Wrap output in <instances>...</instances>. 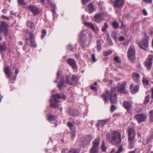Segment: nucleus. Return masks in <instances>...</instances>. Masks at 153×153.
Returning <instances> with one entry per match:
<instances>
[{
    "label": "nucleus",
    "instance_id": "f257e3e1",
    "mask_svg": "<svg viewBox=\"0 0 153 153\" xmlns=\"http://www.w3.org/2000/svg\"><path fill=\"white\" fill-rule=\"evenodd\" d=\"M106 138L108 142L116 146H118L122 141L121 133L116 131H113L111 133H107Z\"/></svg>",
    "mask_w": 153,
    "mask_h": 153
},
{
    "label": "nucleus",
    "instance_id": "f03ea898",
    "mask_svg": "<svg viewBox=\"0 0 153 153\" xmlns=\"http://www.w3.org/2000/svg\"><path fill=\"white\" fill-rule=\"evenodd\" d=\"M116 88H113L110 91L108 89L104 91L101 95V97L103 100L106 102L109 98L111 104H114L116 101L117 99V96L116 94Z\"/></svg>",
    "mask_w": 153,
    "mask_h": 153
},
{
    "label": "nucleus",
    "instance_id": "7ed1b4c3",
    "mask_svg": "<svg viewBox=\"0 0 153 153\" xmlns=\"http://www.w3.org/2000/svg\"><path fill=\"white\" fill-rule=\"evenodd\" d=\"M65 83L70 85H76L79 82V79L77 76L75 75H72L71 78V75L66 76Z\"/></svg>",
    "mask_w": 153,
    "mask_h": 153
},
{
    "label": "nucleus",
    "instance_id": "20e7f679",
    "mask_svg": "<svg viewBox=\"0 0 153 153\" xmlns=\"http://www.w3.org/2000/svg\"><path fill=\"white\" fill-rule=\"evenodd\" d=\"M128 59L132 62H134L135 60V47L133 45H130L128 49L127 53Z\"/></svg>",
    "mask_w": 153,
    "mask_h": 153
},
{
    "label": "nucleus",
    "instance_id": "39448f33",
    "mask_svg": "<svg viewBox=\"0 0 153 153\" xmlns=\"http://www.w3.org/2000/svg\"><path fill=\"white\" fill-rule=\"evenodd\" d=\"M153 55H149L144 62V66L147 70L150 71L152 69Z\"/></svg>",
    "mask_w": 153,
    "mask_h": 153
},
{
    "label": "nucleus",
    "instance_id": "423d86ee",
    "mask_svg": "<svg viewBox=\"0 0 153 153\" xmlns=\"http://www.w3.org/2000/svg\"><path fill=\"white\" fill-rule=\"evenodd\" d=\"M134 118L138 123H140L145 122L147 118V116L146 115L141 113L135 115Z\"/></svg>",
    "mask_w": 153,
    "mask_h": 153
},
{
    "label": "nucleus",
    "instance_id": "0eeeda50",
    "mask_svg": "<svg viewBox=\"0 0 153 153\" xmlns=\"http://www.w3.org/2000/svg\"><path fill=\"white\" fill-rule=\"evenodd\" d=\"M112 5L115 8L119 9L122 8L124 5L125 4V0H115L112 1Z\"/></svg>",
    "mask_w": 153,
    "mask_h": 153
},
{
    "label": "nucleus",
    "instance_id": "6e6552de",
    "mask_svg": "<svg viewBox=\"0 0 153 153\" xmlns=\"http://www.w3.org/2000/svg\"><path fill=\"white\" fill-rule=\"evenodd\" d=\"M8 27L7 24L4 22H1L0 26V35H1V33H3L6 36L8 32Z\"/></svg>",
    "mask_w": 153,
    "mask_h": 153
},
{
    "label": "nucleus",
    "instance_id": "1a4fd4ad",
    "mask_svg": "<svg viewBox=\"0 0 153 153\" xmlns=\"http://www.w3.org/2000/svg\"><path fill=\"white\" fill-rule=\"evenodd\" d=\"M149 38H144L142 39L141 42L138 43V45L140 46L141 48L146 50L148 48V41Z\"/></svg>",
    "mask_w": 153,
    "mask_h": 153
},
{
    "label": "nucleus",
    "instance_id": "9d476101",
    "mask_svg": "<svg viewBox=\"0 0 153 153\" xmlns=\"http://www.w3.org/2000/svg\"><path fill=\"white\" fill-rule=\"evenodd\" d=\"M128 138H129L131 140H132V138H134L136 135V133L134 128L131 127H128Z\"/></svg>",
    "mask_w": 153,
    "mask_h": 153
},
{
    "label": "nucleus",
    "instance_id": "9b49d317",
    "mask_svg": "<svg viewBox=\"0 0 153 153\" xmlns=\"http://www.w3.org/2000/svg\"><path fill=\"white\" fill-rule=\"evenodd\" d=\"M67 61L68 63L72 67L73 69L76 70L77 69V67L76 63L74 59L69 58L67 59Z\"/></svg>",
    "mask_w": 153,
    "mask_h": 153
},
{
    "label": "nucleus",
    "instance_id": "f8f14e48",
    "mask_svg": "<svg viewBox=\"0 0 153 153\" xmlns=\"http://www.w3.org/2000/svg\"><path fill=\"white\" fill-rule=\"evenodd\" d=\"M125 84L124 83H123L121 84L119 83L118 84V85L117 87V91L122 94H125L127 93L125 89Z\"/></svg>",
    "mask_w": 153,
    "mask_h": 153
},
{
    "label": "nucleus",
    "instance_id": "ddd939ff",
    "mask_svg": "<svg viewBox=\"0 0 153 153\" xmlns=\"http://www.w3.org/2000/svg\"><path fill=\"white\" fill-rule=\"evenodd\" d=\"M132 78L133 80L136 83L140 82V75L136 72H134L132 74Z\"/></svg>",
    "mask_w": 153,
    "mask_h": 153
},
{
    "label": "nucleus",
    "instance_id": "4468645a",
    "mask_svg": "<svg viewBox=\"0 0 153 153\" xmlns=\"http://www.w3.org/2000/svg\"><path fill=\"white\" fill-rule=\"evenodd\" d=\"M123 107L126 109L128 111H130L131 109L132 105L131 104L127 101H124L123 103Z\"/></svg>",
    "mask_w": 153,
    "mask_h": 153
},
{
    "label": "nucleus",
    "instance_id": "2eb2a0df",
    "mask_svg": "<svg viewBox=\"0 0 153 153\" xmlns=\"http://www.w3.org/2000/svg\"><path fill=\"white\" fill-rule=\"evenodd\" d=\"M29 40L30 42V46L34 48H36V47L37 46L35 42L34 36L31 33L30 34Z\"/></svg>",
    "mask_w": 153,
    "mask_h": 153
},
{
    "label": "nucleus",
    "instance_id": "dca6fc26",
    "mask_svg": "<svg viewBox=\"0 0 153 153\" xmlns=\"http://www.w3.org/2000/svg\"><path fill=\"white\" fill-rule=\"evenodd\" d=\"M85 8L89 13H91L93 12L95 10L94 6V4L90 3L87 5L85 6Z\"/></svg>",
    "mask_w": 153,
    "mask_h": 153
},
{
    "label": "nucleus",
    "instance_id": "f3484780",
    "mask_svg": "<svg viewBox=\"0 0 153 153\" xmlns=\"http://www.w3.org/2000/svg\"><path fill=\"white\" fill-rule=\"evenodd\" d=\"M28 8L34 15L37 14L39 12V9L36 6L30 5L28 6Z\"/></svg>",
    "mask_w": 153,
    "mask_h": 153
},
{
    "label": "nucleus",
    "instance_id": "a211bd4d",
    "mask_svg": "<svg viewBox=\"0 0 153 153\" xmlns=\"http://www.w3.org/2000/svg\"><path fill=\"white\" fill-rule=\"evenodd\" d=\"M69 113L70 115L74 117H76L79 114V111L73 109H70L69 110Z\"/></svg>",
    "mask_w": 153,
    "mask_h": 153
},
{
    "label": "nucleus",
    "instance_id": "6ab92c4d",
    "mask_svg": "<svg viewBox=\"0 0 153 153\" xmlns=\"http://www.w3.org/2000/svg\"><path fill=\"white\" fill-rule=\"evenodd\" d=\"M108 122V120H99L97 122V126L98 127H103Z\"/></svg>",
    "mask_w": 153,
    "mask_h": 153
},
{
    "label": "nucleus",
    "instance_id": "aec40b11",
    "mask_svg": "<svg viewBox=\"0 0 153 153\" xmlns=\"http://www.w3.org/2000/svg\"><path fill=\"white\" fill-rule=\"evenodd\" d=\"M87 36L85 34L81 33L80 38L79 40V42L83 44L87 40Z\"/></svg>",
    "mask_w": 153,
    "mask_h": 153
},
{
    "label": "nucleus",
    "instance_id": "412c9836",
    "mask_svg": "<svg viewBox=\"0 0 153 153\" xmlns=\"http://www.w3.org/2000/svg\"><path fill=\"white\" fill-rule=\"evenodd\" d=\"M58 101V100L55 98L54 99L53 101L52 102L50 103V106L53 108H58L59 106Z\"/></svg>",
    "mask_w": 153,
    "mask_h": 153
},
{
    "label": "nucleus",
    "instance_id": "4be33fe9",
    "mask_svg": "<svg viewBox=\"0 0 153 153\" xmlns=\"http://www.w3.org/2000/svg\"><path fill=\"white\" fill-rule=\"evenodd\" d=\"M92 143L93 146L99 148V145L100 143V137H99L98 138L95 139L92 141Z\"/></svg>",
    "mask_w": 153,
    "mask_h": 153
},
{
    "label": "nucleus",
    "instance_id": "5701e85b",
    "mask_svg": "<svg viewBox=\"0 0 153 153\" xmlns=\"http://www.w3.org/2000/svg\"><path fill=\"white\" fill-rule=\"evenodd\" d=\"M4 72L5 74L7 75V77L9 78L12 74L10 69L9 68L8 66H6L4 68Z\"/></svg>",
    "mask_w": 153,
    "mask_h": 153
},
{
    "label": "nucleus",
    "instance_id": "b1692460",
    "mask_svg": "<svg viewBox=\"0 0 153 153\" xmlns=\"http://www.w3.org/2000/svg\"><path fill=\"white\" fill-rule=\"evenodd\" d=\"M104 41L102 39L98 40L97 42V49L98 52H100L102 50V45Z\"/></svg>",
    "mask_w": 153,
    "mask_h": 153
},
{
    "label": "nucleus",
    "instance_id": "393cba45",
    "mask_svg": "<svg viewBox=\"0 0 153 153\" xmlns=\"http://www.w3.org/2000/svg\"><path fill=\"white\" fill-rule=\"evenodd\" d=\"M94 18L95 21L97 23L100 22L102 20L101 14L100 13L96 14L94 16Z\"/></svg>",
    "mask_w": 153,
    "mask_h": 153
},
{
    "label": "nucleus",
    "instance_id": "a878e982",
    "mask_svg": "<svg viewBox=\"0 0 153 153\" xmlns=\"http://www.w3.org/2000/svg\"><path fill=\"white\" fill-rule=\"evenodd\" d=\"M142 82L143 85L145 87L148 86L149 85V80L146 76H144L142 78Z\"/></svg>",
    "mask_w": 153,
    "mask_h": 153
},
{
    "label": "nucleus",
    "instance_id": "bb28decb",
    "mask_svg": "<svg viewBox=\"0 0 153 153\" xmlns=\"http://www.w3.org/2000/svg\"><path fill=\"white\" fill-rule=\"evenodd\" d=\"M54 99L55 98H58L59 99H66V97L65 96V95L64 94L62 93H61L60 94H55L53 96Z\"/></svg>",
    "mask_w": 153,
    "mask_h": 153
},
{
    "label": "nucleus",
    "instance_id": "cd10ccee",
    "mask_svg": "<svg viewBox=\"0 0 153 153\" xmlns=\"http://www.w3.org/2000/svg\"><path fill=\"white\" fill-rule=\"evenodd\" d=\"M125 150L124 149L122 145L120 146L118 149L117 151L115 152V149H112L110 153H121Z\"/></svg>",
    "mask_w": 153,
    "mask_h": 153
},
{
    "label": "nucleus",
    "instance_id": "c85d7f7f",
    "mask_svg": "<svg viewBox=\"0 0 153 153\" xmlns=\"http://www.w3.org/2000/svg\"><path fill=\"white\" fill-rule=\"evenodd\" d=\"M84 25L85 26L90 28L94 30H95L94 26L92 23L86 22L84 23Z\"/></svg>",
    "mask_w": 153,
    "mask_h": 153
},
{
    "label": "nucleus",
    "instance_id": "c756f323",
    "mask_svg": "<svg viewBox=\"0 0 153 153\" xmlns=\"http://www.w3.org/2000/svg\"><path fill=\"white\" fill-rule=\"evenodd\" d=\"M117 33L116 31H114L111 33V37L116 42H117V39L118 36L117 35Z\"/></svg>",
    "mask_w": 153,
    "mask_h": 153
},
{
    "label": "nucleus",
    "instance_id": "7c9ffc66",
    "mask_svg": "<svg viewBox=\"0 0 153 153\" xmlns=\"http://www.w3.org/2000/svg\"><path fill=\"white\" fill-rule=\"evenodd\" d=\"M27 25L29 27L30 29L32 30H34L35 28L34 27V24L30 21H28L27 22Z\"/></svg>",
    "mask_w": 153,
    "mask_h": 153
},
{
    "label": "nucleus",
    "instance_id": "2f4dec72",
    "mask_svg": "<svg viewBox=\"0 0 153 153\" xmlns=\"http://www.w3.org/2000/svg\"><path fill=\"white\" fill-rule=\"evenodd\" d=\"M99 148H97L92 146V147L91 148L90 152L91 153H98L99 152Z\"/></svg>",
    "mask_w": 153,
    "mask_h": 153
},
{
    "label": "nucleus",
    "instance_id": "473e14b6",
    "mask_svg": "<svg viewBox=\"0 0 153 153\" xmlns=\"http://www.w3.org/2000/svg\"><path fill=\"white\" fill-rule=\"evenodd\" d=\"M139 87L138 85L135 86L131 90V93L134 94L137 93L139 91Z\"/></svg>",
    "mask_w": 153,
    "mask_h": 153
},
{
    "label": "nucleus",
    "instance_id": "72a5a7b5",
    "mask_svg": "<svg viewBox=\"0 0 153 153\" xmlns=\"http://www.w3.org/2000/svg\"><path fill=\"white\" fill-rule=\"evenodd\" d=\"M79 150L78 149L71 148L67 153H79Z\"/></svg>",
    "mask_w": 153,
    "mask_h": 153
},
{
    "label": "nucleus",
    "instance_id": "f704fd0d",
    "mask_svg": "<svg viewBox=\"0 0 153 153\" xmlns=\"http://www.w3.org/2000/svg\"><path fill=\"white\" fill-rule=\"evenodd\" d=\"M112 26L114 29H117L119 27V25L117 22L114 21L111 24Z\"/></svg>",
    "mask_w": 153,
    "mask_h": 153
},
{
    "label": "nucleus",
    "instance_id": "c9c22d12",
    "mask_svg": "<svg viewBox=\"0 0 153 153\" xmlns=\"http://www.w3.org/2000/svg\"><path fill=\"white\" fill-rule=\"evenodd\" d=\"M64 85V81L63 79H62L61 81L59 83L57 87L59 88V89L61 90Z\"/></svg>",
    "mask_w": 153,
    "mask_h": 153
},
{
    "label": "nucleus",
    "instance_id": "e433bc0d",
    "mask_svg": "<svg viewBox=\"0 0 153 153\" xmlns=\"http://www.w3.org/2000/svg\"><path fill=\"white\" fill-rule=\"evenodd\" d=\"M101 148L102 152H106L107 149V147L105 145V142L104 141H102V142Z\"/></svg>",
    "mask_w": 153,
    "mask_h": 153
},
{
    "label": "nucleus",
    "instance_id": "4c0bfd02",
    "mask_svg": "<svg viewBox=\"0 0 153 153\" xmlns=\"http://www.w3.org/2000/svg\"><path fill=\"white\" fill-rule=\"evenodd\" d=\"M134 138H132V140H131L129 138H128V140L129 141V147L131 148H133L134 147Z\"/></svg>",
    "mask_w": 153,
    "mask_h": 153
},
{
    "label": "nucleus",
    "instance_id": "58836bf2",
    "mask_svg": "<svg viewBox=\"0 0 153 153\" xmlns=\"http://www.w3.org/2000/svg\"><path fill=\"white\" fill-rule=\"evenodd\" d=\"M69 119H71V121L74 124H76L77 126H79L81 124V122L79 120H76L75 119H73L72 118H71Z\"/></svg>",
    "mask_w": 153,
    "mask_h": 153
},
{
    "label": "nucleus",
    "instance_id": "ea45409f",
    "mask_svg": "<svg viewBox=\"0 0 153 153\" xmlns=\"http://www.w3.org/2000/svg\"><path fill=\"white\" fill-rule=\"evenodd\" d=\"M150 96L149 94L148 95L145 97L144 103L146 105L149 101Z\"/></svg>",
    "mask_w": 153,
    "mask_h": 153
},
{
    "label": "nucleus",
    "instance_id": "a19ab883",
    "mask_svg": "<svg viewBox=\"0 0 153 153\" xmlns=\"http://www.w3.org/2000/svg\"><path fill=\"white\" fill-rule=\"evenodd\" d=\"M49 115L47 118V120L49 121H54L56 120V117L54 116L49 114Z\"/></svg>",
    "mask_w": 153,
    "mask_h": 153
},
{
    "label": "nucleus",
    "instance_id": "79ce46f5",
    "mask_svg": "<svg viewBox=\"0 0 153 153\" xmlns=\"http://www.w3.org/2000/svg\"><path fill=\"white\" fill-rule=\"evenodd\" d=\"M114 60L118 63H120L121 62V59L118 56H115L114 58Z\"/></svg>",
    "mask_w": 153,
    "mask_h": 153
},
{
    "label": "nucleus",
    "instance_id": "37998d69",
    "mask_svg": "<svg viewBox=\"0 0 153 153\" xmlns=\"http://www.w3.org/2000/svg\"><path fill=\"white\" fill-rule=\"evenodd\" d=\"M18 4L20 5L25 6L26 5V3L24 0H17Z\"/></svg>",
    "mask_w": 153,
    "mask_h": 153
},
{
    "label": "nucleus",
    "instance_id": "c03bdc74",
    "mask_svg": "<svg viewBox=\"0 0 153 153\" xmlns=\"http://www.w3.org/2000/svg\"><path fill=\"white\" fill-rule=\"evenodd\" d=\"M150 114V120L151 122H153V110H151L149 112Z\"/></svg>",
    "mask_w": 153,
    "mask_h": 153
},
{
    "label": "nucleus",
    "instance_id": "a18cd8bd",
    "mask_svg": "<svg viewBox=\"0 0 153 153\" xmlns=\"http://www.w3.org/2000/svg\"><path fill=\"white\" fill-rule=\"evenodd\" d=\"M112 53V51L111 50H108L107 51L104 52L103 53V55L105 56H106L110 55Z\"/></svg>",
    "mask_w": 153,
    "mask_h": 153
},
{
    "label": "nucleus",
    "instance_id": "49530a36",
    "mask_svg": "<svg viewBox=\"0 0 153 153\" xmlns=\"http://www.w3.org/2000/svg\"><path fill=\"white\" fill-rule=\"evenodd\" d=\"M108 27V25L107 23H104V27L102 29V31L103 32H105L106 30V29Z\"/></svg>",
    "mask_w": 153,
    "mask_h": 153
},
{
    "label": "nucleus",
    "instance_id": "de8ad7c7",
    "mask_svg": "<svg viewBox=\"0 0 153 153\" xmlns=\"http://www.w3.org/2000/svg\"><path fill=\"white\" fill-rule=\"evenodd\" d=\"M120 29H123L125 31L127 30L126 26L124 25L123 22L121 23V26L120 27Z\"/></svg>",
    "mask_w": 153,
    "mask_h": 153
},
{
    "label": "nucleus",
    "instance_id": "09e8293b",
    "mask_svg": "<svg viewBox=\"0 0 153 153\" xmlns=\"http://www.w3.org/2000/svg\"><path fill=\"white\" fill-rule=\"evenodd\" d=\"M66 124L67 126L69 127L70 129L74 126L73 123L69 121L67 122Z\"/></svg>",
    "mask_w": 153,
    "mask_h": 153
},
{
    "label": "nucleus",
    "instance_id": "8fccbe9b",
    "mask_svg": "<svg viewBox=\"0 0 153 153\" xmlns=\"http://www.w3.org/2000/svg\"><path fill=\"white\" fill-rule=\"evenodd\" d=\"M82 3L83 5H86L87 3L90 2L91 0H81Z\"/></svg>",
    "mask_w": 153,
    "mask_h": 153
},
{
    "label": "nucleus",
    "instance_id": "3c124183",
    "mask_svg": "<svg viewBox=\"0 0 153 153\" xmlns=\"http://www.w3.org/2000/svg\"><path fill=\"white\" fill-rule=\"evenodd\" d=\"M117 109V108L114 105H112L111 106V112H113L114 111H115Z\"/></svg>",
    "mask_w": 153,
    "mask_h": 153
},
{
    "label": "nucleus",
    "instance_id": "603ef678",
    "mask_svg": "<svg viewBox=\"0 0 153 153\" xmlns=\"http://www.w3.org/2000/svg\"><path fill=\"white\" fill-rule=\"evenodd\" d=\"M51 7L52 8V10H53V11H55V10H56V5L54 4H51Z\"/></svg>",
    "mask_w": 153,
    "mask_h": 153
},
{
    "label": "nucleus",
    "instance_id": "864d4df0",
    "mask_svg": "<svg viewBox=\"0 0 153 153\" xmlns=\"http://www.w3.org/2000/svg\"><path fill=\"white\" fill-rule=\"evenodd\" d=\"M25 33L26 34H27V33H29V36H30V33H32L33 34V31L32 32H31V31H30V30L28 29H26L25 30Z\"/></svg>",
    "mask_w": 153,
    "mask_h": 153
},
{
    "label": "nucleus",
    "instance_id": "5fc2aeb1",
    "mask_svg": "<svg viewBox=\"0 0 153 153\" xmlns=\"http://www.w3.org/2000/svg\"><path fill=\"white\" fill-rule=\"evenodd\" d=\"M125 39V37L123 36H121L119 37V40L120 41H123Z\"/></svg>",
    "mask_w": 153,
    "mask_h": 153
},
{
    "label": "nucleus",
    "instance_id": "6e6d98bb",
    "mask_svg": "<svg viewBox=\"0 0 153 153\" xmlns=\"http://www.w3.org/2000/svg\"><path fill=\"white\" fill-rule=\"evenodd\" d=\"M28 45H27V44H25V45L23 48V49L24 51H26V52L27 53L28 51H27V46Z\"/></svg>",
    "mask_w": 153,
    "mask_h": 153
},
{
    "label": "nucleus",
    "instance_id": "4d7b16f0",
    "mask_svg": "<svg viewBox=\"0 0 153 153\" xmlns=\"http://www.w3.org/2000/svg\"><path fill=\"white\" fill-rule=\"evenodd\" d=\"M120 116V115L119 114L116 113H114L113 115L114 117H116V118L119 117Z\"/></svg>",
    "mask_w": 153,
    "mask_h": 153
},
{
    "label": "nucleus",
    "instance_id": "13d9d810",
    "mask_svg": "<svg viewBox=\"0 0 153 153\" xmlns=\"http://www.w3.org/2000/svg\"><path fill=\"white\" fill-rule=\"evenodd\" d=\"M90 89L94 91H97V87H96L91 86L90 87Z\"/></svg>",
    "mask_w": 153,
    "mask_h": 153
},
{
    "label": "nucleus",
    "instance_id": "bf43d9fd",
    "mask_svg": "<svg viewBox=\"0 0 153 153\" xmlns=\"http://www.w3.org/2000/svg\"><path fill=\"white\" fill-rule=\"evenodd\" d=\"M145 3L147 4H150L152 2V0H142Z\"/></svg>",
    "mask_w": 153,
    "mask_h": 153
},
{
    "label": "nucleus",
    "instance_id": "052dcab7",
    "mask_svg": "<svg viewBox=\"0 0 153 153\" xmlns=\"http://www.w3.org/2000/svg\"><path fill=\"white\" fill-rule=\"evenodd\" d=\"M68 49L70 50L71 51H73V47L71 45H69L68 47Z\"/></svg>",
    "mask_w": 153,
    "mask_h": 153
},
{
    "label": "nucleus",
    "instance_id": "680f3d73",
    "mask_svg": "<svg viewBox=\"0 0 153 153\" xmlns=\"http://www.w3.org/2000/svg\"><path fill=\"white\" fill-rule=\"evenodd\" d=\"M92 60L94 62L96 61L95 56L94 54H92Z\"/></svg>",
    "mask_w": 153,
    "mask_h": 153
},
{
    "label": "nucleus",
    "instance_id": "e2e57ef3",
    "mask_svg": "<svg viewBox=\"0 0 153 153\" xmlns=\"http://www.w3.org/2000/svg\"><path fill=\"white\" fill-rule=\"evenodd\" d=\"M143 13L145 16H146L148 14L147 13L146 10L145 9H143Z\"/></svg>",
    "mask_w": 153,
    "mask_h": 153
},
{
    "label": "nucleus",
    "instance_id": "0e129e2a",
    "mask_svg": "<svg viewBox=\"0 0 153 153\" xmlns=\"http://www.w3.org/2000/svg\"><path fill=\"white\" fill-rule=\"evenodd\" d=\"M108 42L109 44L111 45H112L113 44V42H112V41L111 39H108Z\"/></svg>",
    "mask_w": 153,
    "mask_h": 153
},
{
    "label": "nucleus",
    "instance_id": "69168bd1",
    "mask_svg": "<svg viewBox=\"0 0 153 153\" xmlns=\"http://www.w3.org/2000/svg\"><path fill=\"white\" fill-rule=\"evenodd\" d=\"M42 33L43 34L45 35L46 33V30L45 29H43L42 31Z\"/></svg>",
    "mask_w": 153,
    "mask_h": 153
},
{
    "label": "nucleus",
    "instance_id": "338daca9",
    "mask_svg": "<svg viewBox=\"0 0 153 153\" xmlns=\"http://www.w3.org/2000/svg\"><path fill=\"white\" fill-rule=\"evenodd\" d=\"M133 86H134L133 83H132L129 86V88L131 90H132L133 89Z\"/></svg>",
    "mask_w": 153,
    "mask_h": 153
},
{
    "label": "nucleus",
    "instance_id": "774afa93",
    "mask_svg": "<svg viewBox=\"0 0 153 153\" xmlns=\"http://www.w3.org/2000/svg\"><path fill=\"white\" fill-rule=\"evenodd\" d=\"M151 98L153 99V88H151Z\"/></svg>",
    "mask_w": 153,
    "mask_h": 153
}]
</instances>
